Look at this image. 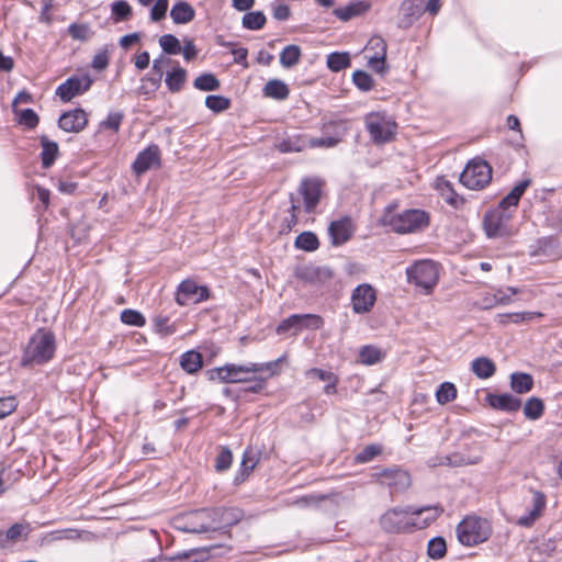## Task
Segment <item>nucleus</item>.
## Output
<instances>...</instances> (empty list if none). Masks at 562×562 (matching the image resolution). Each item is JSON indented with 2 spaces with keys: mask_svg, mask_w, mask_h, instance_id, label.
<instances>
[{
  "mask_svg": "<svg viewBox=\"0 0 562 562\" xmlns=\"http://www.w3.org/2000/svg\"><path fill=\"white\" fill-rule=\"evenodd\" d=\"M376 301V293L372 285L362 283L351 294L352 310L357 314L369 313Z\"/></svg>",
  "mask_w": 562,
  "mask_h": 562,
  "instance_id": "4468645a",
  "label": "nucleus"
},
{
  "mask_svg": "<svg viewBox=\"0 0 562 562\" xmlns=\"http://www.w3.org/2000/svg\"><path fill=\"white\" fill-rule=\"evenodd\" d=\"M380 484L392 490V493L405 491L411 485L409 474L400 468L385 469L376 474Z\"/></svg>",
  "mask_w": 562,
  "mask_h": 562,
  "instance_id": "2eb2a0df",
  "label": "nucleus"
},
{
  "mask_svg": "<svg viewBox=\"0 0 562 562\" xmlns=\"http://www.w3.org/2000/svg\"><path fill=\"white\" fill-rule=\"evenodd\" d=\"M159 45L162 50L169 55L181 53L180 41L172 34H165L159 38Z\"/></svg>",
  "mask_w": 562,
  "mask_h": 562,
  "instance_id": "3c124183",
  "label": "nucleus"
},
{
  "mask_svg": "<svg viewBox=\"0 0 562 562\" xmlns=\"http://www.w3.org/2000/svg\"><path fill=\"white\" fill-rule=\"evenodd\" d=\"M176 528L192 533L209 532V517L206 508L187 513L175 520Z\"/></svg>",
  "mask_w": 562,
  "mask_h": 562,
  "instance_id": "f8f14e48",
  "label": "nucleus"
},
{
  "mask_svg": "<svg viewBox=\"0 0 562 562\" xmlns=\"http://www.w3.org/2000/svg\"><path fill=\"white\" fill-rule=\"evenodd\" d=\"M510 387L518 394L528 393L533 387V379L528 373L515 372L510 375Z\"/></svg>",
  "mask_w": 562,
  "mask_h": 562,
  "instance_id": "c9c22d12",
  "label": "nucleus"
},
{
  "mask_svg": "<svg viewBox=\"0 0 562 562\" xmlns=\"http://www.w3.org/2000/svg\"><path fill=\"white\" fill-rule=\"evenodd\" d=\"M38 121H40L38 115L35 113L34 110H32V109L21 110L20 119H19L20 124H22L29 128H34L37 126Z\"/></svg>",
  "mask_w": 562,
  "mask_h": 562,
  "instance_id": "e2e57ef3",
  "label": "nucleus"
},
{
  "mask_svg": "<svg viewBox=\"0 0 562 562\" xmlns=\"http://www.w3.org/2000/svg\"><path fill=\"white\" fill-rule=\"evenodd\" d=\"M477 462H479L477 458L470 459V458H465L461 453H453L450 456L442 457L440 459L439 464L451 465V467H461V465H467V464H475Z\"/></svg>",
  "mask_w": 562,
  "mask_h": 562,
  "instance_id": "864d4df0",
  "label": "nucleus"
},
{
  "mask_svg": "<svg viewBox=\"0 0 562 562\" xmlns=\"http://www.w3.org/2000/svg\"><path fill=\"white\" fill-rule=\"evenodd\" d=\"M387 224L397 234L416 233L424 231L429 225V215L423 210H406L392 215Z\"/></svg>",
  "mask_w": 562,
  "mask_h": 562,
  "instance_id": "39448f33",
  "label": "nucleus"
},
{
  "mask_svg": "<svg viewBox=\"0 0 562 562\" xmlns=\"http://www.w3.org/2000/svg\"><path fill=\"white\" fill-rule=\"evenodd\" d=\"M301 58V48L297 45L285 46L280 54V63L284 68L297 65Z\"/></svg>",
  "mask_w": 562,
  "mask_h": 562,
  "instance_id": "4c0bfd02",
  "label": "nucleus"
},
{
  "mask_svg": "<svg viewBox=\"0 0 562 562\" xmlns=\"http://www.w3.org/2000/svg\"><path fill=\"white\" fill-rule=\"evenodd\" d=\"M382 448L379 445H369L364 447L359 453L356 454L355 460L357 463H368L376 456L381 454Z\"/></svg>",
  "mask_w": 562,
  "mask_h": 562,
  "instance_id": "6e6d98bb",
  "label": "nucleus"
},
{
  "mask_svg": "<svg viewBox=\"0 0 562 562\" xmlns=\"http://www.w3.org/2000/svg\"><path fill=\"white\" fill-rule=\"evenodd\" d=\"M273 18L278 21H286L290 18V7L282 2H274L272 4Z\"/></svg>",
  "mask_w": 562,
  "mask_h": 562,
  "instance_id": "774afa93",
  "label": "nucleus"
},
{
  "mask_svg": "<svg viewBox=\"0 0 562 562\" xmlns=\"http://www.w3.org/2000/svg\"><path fill=\"white\" fill-rule=\"evenodd\" d=\"M91 85L92 80L89 77H71L58 86L56 94L63 101H70L72 98L88 91Z\"/></svg>",
  "mask_w": 562,
  "mask_h": 562,
  "instance_id": "dca6fc26",
  "label": "nucleus"
},
{
  "mask_svg": "<svg viewBox=\"0 0 562 562\" xmlns=\"http://www.w3.org/2000/svg\"><path fill=\"white\" fill-rule=\"evenodd\" d=\"M419 8L415 4V0H404L400 7L398 26L406 29L419 16Z\"/></svg>",
  "mask_w": 562,
  "mask_h": 562,
  "instance_id": "cd10ccee",
  "label": "nucleus"
},
{
  "mask_svg": "<svg viewBox=\"0 0 562 562\" xmlns=\"http://www.w3.org/2000/svg\"><path fill=\"white\" fill-rule=\"evenodd\" d=\"M427 553L431 559H441L447 553V544L442 537H436L429 540Z\"/></svg>",
  "mask_w": 562,
  "mask_h": 562,
  "instance_id": "de8ad7c7",
  "label": "nucleus"
},
{
  "mask_svg": "<svg viewBox=\"0 0 562 562\" xmlns=\"http://www.w3.org/2000/svg\"><path fill=\"white\" fill-rule=\"evenodd\" d=\"M529 184L530 180L528 179L522 180L516 184L512 191L501 200L497 209L509 211L510 207H516Z\"/></svg>",
  "mask_w": 562,
  "mask_h": 562,
  "instance_id": "bb28decb",
  "label": "nucleus"
},
{
  "mask_svg": "<svg viewBox=\"0 0 562 562\" xmlns=\"http://www.w3.org/2000/svg\"><path fill=\"white\" fill-rule=\"evenodd\" d=\"M472 372L480 379H488L496 371L495 363L486 357H479L472 361Z\"/></svg>",
  "mask_w": 562,
  "mask_h": 562,
  "instance_id": "2f4dec72",
  "label": "nucleus"
},
{
  "mask_svg": "<svg viewBox=\"0 0 562 562\" xmlns=\"http://www.w3.org/2000/svg\"><path fill=\"white\" fill-rule=\"evenodd\" d=\"M121 321L131 326L142 327L145 325L146 319L142 313L135 310H124L121 313Z\"/></svg>",
  "mask_w": 562,
  "mask_h": 562,
  "instance_id": "5fc2aeb1",
  "label": "nucleus"
},
{
  "mask_svg": "<svg viewBox=\"0 0 562 562\" xmlns=\"http://www.w3.org/2000/svg\"><path fill=\"white\" fill-rule=\"evenodd\" d=\"M233 461V454L229 448L221 447L218 454L215 459L214 468L217 472L226 471L231 468Z\"/></svg>",
  "mask_w": 562,
  "mask_h": 562,
  "instance_id": "603ef678",
  "label": "nucleus"
},
{
  "mask_svg": "<svg viewBox=\"0 0 562 562\" xmlns=\"http://www.w3.org/2000/svg\"><path fill=\"white\" fill-rule=\"evenodd\" d=\"M532 506L527 513L520 516L517 520V525L521 527H531L535 521L541 516L546 508L547 499L546 495L540 491H533Z\"/></svg>",
  "mask_w": 562,
  "mask_h": 562,
  "instance_id": "412c9836",
  "label": "nucleus"
},
{
  "mask_svg": "<svg viewBox=\"0 0 562 562\" xmlns=\"http://www.w3.org/2000/svg\"><path fill=\"white\" fill-rule=\"evenodd\" d=\"M285 356L269 362H247L245 364L226 363L223 367L214 368L207 371L211 381L222 383H248L252 381L254 374L269 372V376L279 373V366L285 361Z\"/></svg>",
  "mask_w": 562,
  "mask_h": 562,
  "instance_id": "f257e3e1",
  "label": "nucleus"
},
{
  "mask_svg": "<svg viewBox=\"0 0 562 562\" xmlns=\"http://www.w3.org/2000/svg\"><path fill=\"white\" fill-rule=\"evenodd\" d=\"M187 80V70L177 66L172 71L168 72L165 79L166 86L170 92H179Z\"/></svg>",
  "mask_w": 562,
  "mask_h": 562,
  "instance_id": "72a5a7b5",
  "label": "nucleus"
},
{
  "mask_svg": "<svg viewBox=\"0 0 562 562\" xmlns=\"http://www.w3.org/2000/svg\"><path fill=\"white\" fill-rule=\"evenodd\" d=\"M300 212V207L294 203L293 196L291 195V205L288 210V215H285L280 224V234H289L292 228L297 223V215Z\"/></svg>",
  "mask_w": 562,
  "mask_h": 562,
  "instance_id": "ea45409f",
  "label": "nucleus"
},
{
  "mask_svg": "<svg viewBox=\"0 0 562 562\" xmlns=\"http://www.w3.org/2000/svg\"><path fill=\"white\" fill-rule=\"evenodd\" d=\"M266 15L261 11L248 12L243 16L241 24L245 29L257 31L261 30L266 24Z\"/></svg>",
  "mask_w": 562,
  "mask_h": 562,
  "instance_id": "37998d69",
  "label": "nucleus"
},
{
  "mask_svg": "<svg viewBox=\"0 0 562 562\" xmlns=\"http://www.w3.org/2000/svg\"><path fill=\"white\" fill-rule=\"evenodd\" d=\"M40 142L42 145V165L44 168H49L58 155V145L45 135L41 136Z\"/></svg>",
  "mask_w": 562,
  "mask_h": 562,
  "instance_id": "473e14b6",
  "label": "nucleus"
},
{
  "mask_svg": "<svg viewBox=\"0 0 562 562\" xmlns=\"http://www.w3.org/2000/svg\"><path fill=\"white\" fill-rule=\"evenodd\" d=\"M168 0H155L150 10V19L155 22L162 20L168 10Z\"/></svg>",
  "mask_w": 562,
  "mask_h": 562,
  "instance_id": "0e129e2a",
  "label": "nucleus"
},
{
  "mask_svg": "<svg viewBox=\"0 0 562 562\" xmlns=\"http://www.w3.org/2000/svg\"><path fill=\"white\" fill-rule=\"evenodd\" d=\"M160 166V149L153 144L142 150L133 162V170L136 175H143L147 170Z\"/></svg>",
  "mask_w": 562,
  "mask_h": 562,
  "instance_id": "f3484780",
  "label": "nucleus"
},
{
  "mask_svg": "<svg viewBox=\"0 0 562 562\" xmlns=\"http://www.w3.org/2000/svg\"><path fill=\"white\" fill-rule=\"evenodd\" d=\"M40 201V203L36 205V211L38 213L45 212L49 206V199H50V192L48 189H45L41 186L34 187V193Z\"/></svg>",
  "mask_w": 562,
  "mask_h": 562,
  "instance_id": "052dcab7",
  "label": "nucleus"
},
{
  "mask_svg": "<svg viewBox=\"0 0 562 562\" xmlns=\"http://www.w3.org/2000/svg\"><path fill=\"white\" fill-rule=\"evenodd\" d=\"M512 218L510 211L494 209L484 215L483 226L488 237H504L510 234L508 223Z\"/></svg>",
  "mask_w": 562,
  "mask_h": 562,
  "instance_id": "9b49d317",
  "label": "nucleus"
},
{
  "mask_svg": "<svg viewBox=\"0 0 562 562\" xmlns=\"http://www.w3.org/2000/svg\"><path fill=\"white\" fill-rule=\"evenodd\" d=\"M31 531L30 524L16 522L7 531H0V549L5 548L10 542L26 539Z\"/></svg>",
  "mask_w": 562,
  "mask_h": 562,
  "instance_id": "b1692460",
  "label": "nucleus"
},
{
  "mask_svg": "<svg viewBox=\"0 0 562 562\" xmlns=\"http://www.w3.org/2000/svg\"><path fill=\"white\" fill-rule=\"evenodd\" d=\"M492 533V527L487 519L468 516L457 526V537L467 547H473L485 542Z\"/></svg>",
  "mask_w": 562,
  "mask_h": 562,
  "instance_id": "7ed1b4c3",
  "label": "nucleus"
},
{
  "mask_svg": "<svg viewBox=\"0 0 562 562\" xmlns=\"http://www.w3.org/2000/svg\"><path fill=\"white\" fill-rule=\"evenodd\" d=\"M323 325L321 316L315 314H293L280 322L276 328L278 335H297L303 329H318Z\"/></svg>",
  "mask_w": 562,
  "mask_h": 562,
  "instance_id": "6e6552de",
  "label": "nucleus"
},
{
  "mask_svg": "<svg viewBox=\"0 0 562 562\" xmlns=\"http://www.w3.org/2000/svg\"><path fill=\"white\" fill-rule=\"evenodd\" d=\"M88 124V114L82 109H75L65 112L58 120V126L68 133H79Z\"/></svg>",
  "mask_w": 562,
  "mask_h": 562,
  "instance_id": "a211bd4d",
  "label": "nucleus"
},
{
  "mask_svg": "<svg viewBox=\"0 0 562 562\" xmlns=\"http://www.w3.org/2000/svg\"><path fill=\"white\" fill-rule=\"evenodd\" d=\"M123 119H124L123 113L112 112L108 115L106 120L101 123V125L105 128H110V130L117 132L120 130Z\"/></svg>",
  "mask_w": 562,
  "mask_h": 562,
  "instance_id": "338daca9",
  "label": "nucleus"
},
{
  "mask_svg": "<svg viewBox=\"0 0 562 562\" xmlns=\"http://www.w3.org/2000/svg\"><path fill=\"white\" fill-rule=\"evenodd\" d=\"M55 351V335L49 330L38 329L30 338L21 363L23 367L42 366L52 360Z\"/></svg>",
  "mask_w": 562,
  "mask_h": 562,
  "instance_id": "f03ea898",
  "label": "nucleus"
},
{
  "mask_svg": "<svg viewBox=\"0 0 562 562\" xmlns=\"http://www.w3.org/2000/svg\"><path fill=\"white\" fill-rule=\"evenodd\" d=\"M408 282L427 291L431 290L438 281V269L431 260H423L406 269Z\"/></svg>",
  "mask_w": 562,
  "mask_h": 562,
  "instance_id": "1a4fd4ad",
  "label": "nucleus"
},
{
  "mask_svg": "<svg viewBox=\"0 0 562 562\" xmlns=\"http://www.w3.org/2000/svg\"><path fill=\"white\" fill-rule=\"evenodd\" d=\"M544 412L543 402L538 397H530L526 401L524 406V415L531 420L539 419Z\"/></svg>",
  "mask_w": 562,
  "mask_h": 562,
  "instance_id": "a19ab883",
  "label": "nucleus"
},
{
  "mask_svg": "<svg viewBox=\"0 0 562 562\" xmlns=\"http://www.w3.org/2000/svg\"><path fill=\"white\" fill-rule=\"evenodd\" d=\"M262 92L265 97L280 101L285 100L290 94L289 87L280 79L269 80L265 85Z\"/></svg>",
  "mask_w": 562,
  "mask_h": 562,
  "instance_id": "c85d7f7f",
  "label": "nucleus"
},
{
  "mask_svg": "<svg viewBox=\"0 0 562 562\" xmlns=\"http://www.w3.org/2000/svg\"><path fill=\"white\" fill-rule=\"evenodd\" d=\"M327 67L333 71H340L350 65V57L348 53H331L327 56Z\"/></svg>",
  "mask_w": 562,
  "mask_h": 562,
  "instance_id": "a18cd8bd",
  "label": "nucleus"
},
{
  "mask_svg": "<svg viewBox=\"0 0 562 562\" xmlns=\"http://www.w3.org/2000/svg\"><path fill=\"white\" fill-rule=\"evenodd\" d=\"M294 246L305 251H314L318 248L319 241L314 233L303 232L295 238Z\"/></svg>",
  "mask_w": 562,
  "mask_h": 562,
  "instance_id": "79ce46f5",
  "label": "nucleus"
},
{
  "mask_svg": "<svg viewBox=\"0 0 562 562\" xmlns=\"http://www.w3.org/2000/svg\"><path fill=\"white\" fill-rule=\"evenodd\" d=\"M18 406V401L14 396L0 398V418L9 416Z\"/></svg>",
  "mask_w": 562,
  "mask_h": 562,
  "instance_id": "69168bd1",
  "label": "nucleus"
},
{
  "mask_svg": "<svg viewBox=\"0 0 562 562\" xmlns=\"http://www.w3.org/2000/svg\"><path fill=\"white\" fill-rule=\"evenodd\" d=\"M170 16L176 24H187L194 20L195 11L187 1H178L170 11Z\"/></svg>",
  "mask_w": 562,
  "mask_h": 562,
  "instance_id": "393cba45",
  "label": "nucleus"
},
{
  "mask_svg": "<svg viewBox=\"0 0 562 562\" xmlns=\"http://www.w3.org/2000/svg\"><path fill=\"white\" fill-rule=\"evenodd\" d=\"M412 516L413 506L390 508L380 517V527L387 533L411 531L417 525V520Z\"/></svg>",
  "mask_w": 562,
  "mask_h": 562,
  "instance_id": "20e7f679",
  "label": "nucleus"
},
{
  "mask_svg": "<svg viewBox=\"0 0 562 562\" xmlns=\"http://www.w3.org/2000/svg\"><path fill=\"white\" fill-rule=\"evenodd\" d=\"M171 63L170 58L160 56L159 58L154 59L153 61V71L156 72L157 77H146L143 78L142 81L149 82L151 85V90H157L160 87L161 78L164 76V69L168 67Z\"/></svg>",
  "mask_w": 562,
  "mask_h": 562,
  "instance_id": "e433bc0d",
  "label": "nucleus"
},
{
  "mask_svg": "<svg viewBox=\"0 0 562 562\" xmlns=\"http://www.w3.org/2000/svg\"><path fill=\"white\" fill-rule=\"evenodd\" d=\"M207 109L215 113H221L231 106V100L223 95L211 94L205 99Z\"/></svg>",
  "mask_w": 562,
  "mask_h": 562,
  "instance_id": "09e8293b",
  "label": "nucleus"
},
{
  "mask_svg": "<svg viewBox=\"0 0 562 562\" xmlns=\"http://www.w3.org/2000/svg\"><path fill=\"white\" fill-rule=\"evenodd\" d=\"M69 35L77 41H87L91 36L90 27L87 24H70L68 27Z\"/></svg>",
  "mask_w": 562,
  "mask_h": 562,
  "instance_id": "bf43d9fd",
  "label": "nucleus"
},
{
  "mask_svg": "<svg viewBox=\"0 0 562 562\" xmlns=\"http://www.w3.org/2000/svg\"><path fill=\"white\" fill-rule=\"evenodd\" d=\"M203 366V357L199 351L189 350L180 357V367L189 374L196 373Z\"/></svg>",
  "mask_w": 562,
  "mask_h": 562,
  "instance_id": "7c9ffc66",
  "label": "nucleus"
},
{
  "mask_svg": "<svg viewBox=\"0 0 562 562\" xmlns=\"http://www.w3.org/2000/svg\"><path fill=\"white\" fill-rule=\"evenodd\" d=\"M82 532L78 529H60V530H54L49 533H47L44 537V541L47 542H54V541H61V540H79L81 538Z\"/></svg>",
  "mask_w": 562,
  "mask_h": 562,
  "instance_id": "c03bdc74",
  "label": "nucleus"
},
{
  "mask_svg": "<svg viewBox=\"0 0 562 562\" xmlns=\"http://www.w3.org/2000/svg\"><path fill=\"white\" fill-rule=\"evenodd\" d=\"M486 400L491 407L502 412L513 413L521 407V400L509 393L488 394Z\"/></svg>",
  "mask_w": 562,
  "mask_h": 562,
  "instance_id": "4be33fe9",
  "label": "nucleus"
},
{
  "mask_svg": "<svg viewBox=\"0 0 562 562\" xmlns=\"http://www.w3.org/2000/svg\"><path fill=\"white\" fill-rule=\"evenodd\" d=\"M352 81L361 91H370L373 88L372 77L363 70L355 71L352 75Z\"/></svg>",
  "mask_w": 562,
  "mask_h": 562,
  "instance_id": "4d7b16f0",
  "label": "nucleus"
},
{
  "mask_svg": "<svg viewBox=\"0 0 562 562\" xmlns=\"http://www.w3.org/2000/svg\"><path fill=\"white\" fill-rule=\"evenodd\" d=\"M543 314L540 313V312H517V313H509V314H504L502 315V317L504 319H502L503 323H515V324H520V323H525V322H530L537 317H542Z\"/></svg>",
  "mask_w": 562,
  "mask_h": 562,
  "instance_id": "8fccbe9b",
  "label": "nucleus"
},
{
  "mask_svg": "<svg viewBox=\"0 0 562 562\" xmlns=\"http://www.w3.org/2000/svg\"><path fill=\"white\" fill-rule=\"evenodd\" d=\"M193 86L201 91H216L220 89L221 82L213 74L206 72L196 77Z\"/></svg>",
  "mask_w": 562,
  "mask_h": 562,
  "instance_id": "58836bf2",
  "label": "nucleus"
},
{
  "mask_svg": "<svg viewBox=\"0 0 562 562\" xmlns=\"http://www.w3.org/2000/svg\"><path fill=\"white\" fill-rule=\"evenodd\" d=\"M366 127L374 144H384L393 139L396 124L379 112L369 113L364 119Z\"/></svg>",
  "mask_w": 562,
  "mask_h": 562,
  "instance_id": "0eeeda50",
  "label": "nucleus"
},
{
  "mask_svg": "<svg viewBox=\"0 0 562 562\" xmlns=\"http://www.w3.org/2000/svg\"><path fill=\"white\" fill-rule=\"evenodd\" d=\"M385 357V353L376 346L367 345L361 347L359 351L360 362L366 366H373L381 362Z\"/></svg>",
  "mask_w": 562,
  "mask_h": 562,
  "instance_id": "f704fd0d",
  "label": "nucleus"
},
{
  "mask_svg": "<svg viewBox=\"0 0 562 562\" xmlns=\"http://www.w3.org/2000/svg\"><path fill=\"white\" fill-rule=\"evenodd\" d=\"M457 397V387L453 383L443 382L436 391V400L439 404L445 405L452 402Z\"/></svg>",
  "mask_w": 562,
  "mask_h": 562,
  "instance_id": "49530a36",
  "label": "nucleus"
},
{
  "mask_svg": "<svg viewBox=\"0 0 562 562\" xmlns=\"http://www.w3.org/2000/svg\"><path fill=\"white\" fill-rule=\"evenodd\" d=\"M370 8H371V4L369 1L359 0V1L349 2L345 7L336 8V9H334L333 13L339 20L346 22L356 16L364 14L367 11H369Z\"/></svg>",
  "mask_w": 562,
  "mask_h": 562,
  "instance_id": "5701e85b",
  "label": "nucleus"
},
{
  "mask_svg": "<svg viewBox=\"0 0 562 562\" xmlns=\"http://www.w3.org/2000/svg\"><path fill=\"white\" fill-rule=\"evenodd\" d=\"M435 188L450 205L457 206L463 201L454 191L452 183L445 177H438L436 179Z\"/></svg>",
  "mask_w": 562,
  "mask_h": 562,
  "instance_id": "c756f323",
  "label": "nucleus"
},
{
  "mask_svg": "<svg viewBox=\"0 0 562 562\" xmlns=\"http://www.w3.org/2000/svg\"><path fill=\"white\" fill-rule=\"evenodd\" d=\"M211 531L228 529L244 518V513L237 507L206 508Z\"/></svg>",
  "mask_w": 562,
  "mask_h": 562,
  "instance_id": "9d476101",
  "label": "nucleus"
},
{
  "mask_svg": "<svg viewBox=\"0 0 562 562\" xmlns=\"http://www.w3.org/2000/svg\"><path fill=\"white\" fill-rule=\"evenodd\" d=\"M492 180V167L481 158L470 160L460 175V182L471 190H481Z\"/></svg>",
  "mask_w": 562,
  "mask_h": 562,
  "instance_id": "423d86ee",
  "label": "nucleus"
},
{
  "mask_svg": "<svg viewBox=\"0 0 562 562\" xmlns=\"http://www.w3.org/2000/svg\"><path fill=\"white\" fill-rule=\"evenodd\" d=\"M328 234L331 238V244L334 246H340V245L347 243L353 234V226H352L351 218L348 216H345L340 220L333 221L329 224Z\"/></svg>",
  "mask_w": 562,
  "mask_h": 562,
  "instance_id": "aec40b11",
  "label": "nucleus"
},
{
  "mask_svg": "<svg viewBox=\"0 0 562 562\" xmlns=\"http://www.w3.org/2000/svg\"><path fill=\"white\" fill-rule=\"evenodd\" d=\"M111 8L115 21H125L132 14L131 5L124 0L113 2Z\"/></svg>",
  "mask_w": 562,
  "mask_h": 562,
  "instance_id": "13d9d810",
  "label": "nucleus"
},
{
  "mask_svg": "<svg viewBox=\"0 0 562 562\" xmlns=\"http://www.w3.org/2000/svg\"><path fill=\"white\" fill-rule=\"evenodd\" d=\"M209 289L204 285H198L193 280L182 281L176 293V302L179 305L196 304L207 300Z\"/></svg>",
  "mask_w": 562,
  "mask_h": 562,
  "instance_id": "ddd939ff",
  "label": "nucleus"
},
{
  "mask_svg": "<svg viewBox=\"0 0 562 562\" xmlns=\"http://www.w3.org/2000/svg\"><path fill=\"white\" fill-rule=\"evenodd\" d=\"M110 61L109 48L105 46L99 50L92 59V68L95 70H104Z\"/></svg>",
  "mask_w": 562,
  "mask_h": 562,
  "instance_id": "680f3d73",
  "label": "nucleus"
},
{
  "mask_svg": "<svg viewBox=\"0 0 562 562\" xmlns=\"http://www.w3.org/2000/svg\"><path fill=\"white\" fill-rule=\"evenodd\" d=\"M443 513L441 505H429L424 507L413 506V516L420 517L425 515L423 521H417L416 527L423 529L434 522Z\"/></svg>",
  "mask_w": 562,
  "mask_h": 562,
  "instance_id": "a878e982",
  "label": "nucleus"
},
{
  "mask_svg": "<svg viewBox=\"0 0 562 562\" xmlns=\"http://www.w3.org/2000/svg\"><path fill=\"white\" fill-rule=\"evenodd\" d=\"M300 193L304 199L305 211L312 213L321 200L322 181L318 179H304L300 186Z\"/></svg>",
  "mask_w": 562,
  "mask_h": 562,
  "instance_id": "6ab92c4d",
  "label": "nucleus"
}]
</instances>
